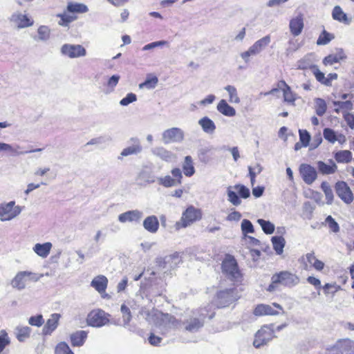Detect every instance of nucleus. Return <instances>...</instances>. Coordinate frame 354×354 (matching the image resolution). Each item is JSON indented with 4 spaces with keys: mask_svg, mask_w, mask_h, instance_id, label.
Returning <instances> with one entry per match:
<instances>
[{
    "mask_svg": "<svg viewBox=\"0 0 354 354\" xmlns=\"http://www.w3.org/2000/svg\"><path fill=\"white\" fill-rule=\"evenodd\" d=\"M317 167L319 172L323 175L333 174L337 171L336 163L331 159L328 160V164L322 160L318 161Z\"/></svg>",
    "mask_w": 354,
    "mask_h": 354,
    "instance_id": "obj_17",
    "label": "nucleus"
},
{
    "mask_svg": "<svg viewBox=\"0 0 354 354\" xmlns=\"http://www.w3.org/2000/svg\"><path fill=\"white\" fill-rule=\"evenodd\" d=\"M198 123L206 133H212L216 129L215 124L208 117H203L199 120Z\"/></svg>",
    "mask_w": 354,
    "mask_h": 354,
    "instance_id": "obj_33",
    "label": "nucleus"
},
{
    "mask_svg": "<svg viewBox=\"0 0 354 354\" xmlns=\"http://www.w3.org/2000/svg\"><path fill=\"white\" fill-rule=\"evenodd\" d=\"M142 216V213L139 210H129L118 216V220L121 223L127 222H139Z\"/></svg>",
    "mask_w": 354,
    "mask_h": 354,
    "instance_id": "obj_18",
    "label": "nucleus"
},
{
    "mask_svg": "<svg viewBox=\"0 0 354 354\" xmlns=\"http://www.w3.org/2000/svg\"><path fill=\"white\" fill-rule=\"evenodd\" d=\"M217 110L223 115L228 117L235 115V109L230 106L225 100H221L217 104Z\"/></svg>",
    "mask_w": 354,
    "mask_h": 354,
    "instance_id": "obj_30",
    "label": "nucleus"
},
{
    "mask_svg": "<svg viewBox=\"0 0 354 354\" xmlns=\"http://www.w3.org/2000/svg\"><path fill=\"white\" fill-rule=\"evenodd\" d=\"M258 223L261 225L263 231L267 234H271L274 231V225L268 221L259 219Z\"/></svg>",
    "mask_w": 354,
    "mask_h": 354,
    "instance_id": "obj_44",
    "label": "nucleus"
},
{
    "mask_svg": "<svg viewBox=\"0 0 354 354\" xmlns=\"http://www.w3.org/2000/svg\"><path fill=\"white\" fill-rule=\"evenodd\" d=\"M270 42V37L269 35L259 39L252 46L253 52H255L257 54L260 53Z\"/></svg>",
    "mask_w": 354,
    "mask_h": 354,
    "instance_id": "obj_37",
    "label": "nucleus"
},
{
    "mask_svg": "<svg viewBox=\"0 0 354 354\" xmlns=\"http://www.w3.org/2000/svg\"><path fill=\"white\" fill-rule=\"evenodd\" d=\"M37 32L39 39L41 40H46L50 37V30L47 26H40L38 28Z\"/></svg>",
    "mask_w": 354,
    "mask_h": 354,
    "instance_id": "obj_53",
    "label": "nucleus"
},
{
    "mask_svg": "<svg viewBox=\"0 0 354 354\" xmlns=\"http://www.w3.org/2000/svg\"><path fill=\"white\" fill-rule=\"evenodd\" d=\"M225 89L229 93V101L231 103H239L240 99L238 96L236 88L234 86L228 85Z\"/></svg>",
    "mask_w": 354,
    "mask_h": 354,
    "instance_id": "obj_41",
    "label": "nucleus"
},
{
    "mask_svg": "<svg viewBox=\"0 0 354 354\" xmlns=\"http://www.w3.org/2000/svg\"><path fill=\"white\" fill-rule=\"evenodd\" d=\"M171 174L172 177L167 175L164 177L160 178L158 179L159 184L165 187H171L182 183L183 174L179 168H173L171 171Z\"/></svg>",
    "mask_w": 354,
    "mask_h": 354,
    "instance_id": "obj_11",
    "label": "nucleus"
},
{
    "mask_svg": "<svg viewBox=\"0 0 354 354\" xmlns=\"http://www.w3.org/2000/svg\"><path fill=\"white\" fill-rule=\"evenodd\" d=\"M241 230L243 234L253 233L254 232V227L250 221L243 219L241 223Z\"/></svg>",
    "mask_w": 354,
    "mask_h": 354,
    "instance_id": "obj_51",
    "label": "nucleus"
},
{
    "mask_svg": "<svg viewBox=\"0 0 354 354\" xmlns=\"http://www.w3.org/2000/svg\"><path fill=\"white\" fill-rule=\"evenodd\" d=\"M31 329L28 326H19L15 328V336L19 342H24L30 337Z\"/></svg>",
    "mask_w": 354,
    "mask_h": 354,
    "instance_id": "obj_32",
    "label": "nucleus"
},
{
    "mask_svg": "<svg viewBox=\"0 0 354 354\" xmlns=\"http://www.w3.org/2000/svg\"><path fill=\"white\" fill-rule=\"evenodd\" d=\"M61 53L62 55L67 56L69 58H76L85 56L86 50L82 45L66 44L62 46Z\"/></svg>",
    "mask_w": 354,
    "mask_h": 354,
    "instance_id": "obj_13",
    "label": "nucleus"
},
{
    "mask_svg": "<svg viewBox=\"0 0 354 354\" xmlns=\"http://www.w3.org/2000/svg\"><path fill=\"white\" fill-rule=\"evenodd\" d=\"M299 171L301 178L307 185H311L317 178L315 168L308 164H301Z\"/></svg>",
    "mask_w": 354,
    "mask_h": 354,
    "instance_id": "obj_15",
    "label": "nucleus"
},
{
    "mask_svg": "<svg viewBox=\"0 0 354 354\" xmlns=\"http://www.w3.org/2000/svg\"><path fill=\"white\" fill-rule=\"evenodd\" d=\"M162 341V338L151 333L149 337V342L153 346H158Z\"/></svg>",
    "mask_w": 354,
    "mask_h": 354,
    "instance_id": "obj_64",
    "label": "nucleus"
},
{
    "mask_svg": "<svg viewBox=\"0 0 354 354\" xmlns=\"http://www.w3.org/2000/svg\"><path fill=\"white\" fill-rule=\"evenodd\" d=\"M283 97L284 102H286L288 104H294V103L297 99L296 93H295L292 91L290 86H289L288 88H286V89L285 91H283Z\"/></svg>",
    "mask_w": 354,
    "mask_h": 354,
    "instance_id": "obj_43",
    "label": "nucleus"
},
{
    "mask_svg": "<svg viewBox=\"0 0 354 354\" xmlns=\"http://www.w3.org/2000/svg\"><path fill=\"white\" fill-rule=\"evenodd\" d=\"M88 10V7L84 3L68 2L65 12L57 15V17L60 18L58 24L62 26H68L71 22L78 18V14L85 13Z\"/></svg>",
    "mask_w": 354,
    "mask_h": 354,
    "instance_id": "obj_2",
    "label": "nucleus"
},
{
    "mask_svg": "<svg viewBox=\"0 0 354 354\" xmlns=\"http://www.w3.org/2000/svg\"><path fill=\"white\" fill-rule=\"evenodd\" d=\"M183 131L178 128H171L166 130L163 133V139L165 142H177L183 140Z\"/></svg>",
    "mask_w": 354,
    "mask_h": 354,
    "instance_id": "obj_19",
    "label": "nucleus"
},
{
    "mask_svg": "<svg viewBox=\"0 0 354 354\" xmlns=\"http://www.w3.org/2000/svg\"><path fill=\"white\" fill-rule=\"evenodd\" d=\"M141 151V147L139 145L131 146L127 147L122 150L121 155L122 156H127L131 154L138 153Z\"/></svg>",
    "mask_w": 354,
    "mask_h": 354,
    "instance_id": "obj_52",
    "label": "nucleus"
},
{
    "mask_svg": "<svg viewBox=\"0 0 354 354\" xmlns=\"http://www.w3.org/2000/svg\"><path fill=\"white\" fill-rule=\"evenodd\" d=\"M304 19L301 15L293 18L290 21V30L293 36L299 35L304 28Z\"/></svg>",
    "mask_w": 354,
    "mask_h": 354,
    "instance_id": "obj_24",
    "label": "nucleus"
},
{
    "mask_svg": "<svg viewBox=\"0 0 354 354\" xmlns=\"http://www.w3.org/2000/svg\"><path fill=\"white\" fill-rule=\"evenodd\" d=\"M254 314L256 316L277 315L279 310H274L272 306L268 304H259L254 309Z\"/></svg>",
    "mask_w": 354,
    "mask_h": 354,
    "instance_id": "obj_25",
    "label": "nucleus"
},
{
    "mask_svg": "<svg viewBox=\"0 0 354 354\" xmlns=\"http://www.w3.org/2000/svg\"><path fill=\"white\" fill-rule=\"evenodd\" d=\"M159 221L158 218L154 216H149L143 221V227L149 232L155 234L159 229Z\"/></svg>",
    "mask_w": 354,
    "mask_h": 354,
    "instance_id": "obj_23",
    "label": "nucleus"
},
{
    "mask_svg": "<svg viewBox=\"0 0 354 354\" xmlns=\"http://www.w3.org/2000/svg\"><path fill=\"white\" fill-rule=\"evenodd\" d=\"M60 317L61 315L58 313H53L50 315L43 328L44 335H50L57 328Z\"/></svg>",
    "mask_w": 354,
    "mask_h": 354,
    "instance_id": "obj_21",
    "label": "nucleus"
},
{
    "mask_svg": "<svg viewBox=\"0 0 354 354\" xmlns=\"http://www.w3.org/2000/svg\"><path fill=\"white\" fill-rule=\"evenodd\" d=\"M109 315L101 309H95L91 311L87 317L89 326L100 327L109 322Z\"/></svg>",
    "mask_w": 354,
    "mask_h": 354,
    "instance_id": "obj_10",
    "label": "nucleus"
},
{
    "mask_svg": "<svg viewBox=\"0 0 354 354\" xmlns=\"http://www.w3.org/2000/svg\"><path fill=\"white\" fill-rule=\"evenodd\" d=\"M335 38V36L333 34H331L326 30H324L321 34L319 35L317 40V45H326L328 44L331 40H333Z\"/></svg>",
    "mask_w": 354,
    "mask_h": 354,
    "instance_id": "obj_39",
    "label": "nucleus"
},
{
    "mask_svg": "<svg viewBox=\"0 0 354 354\" xmlns=\"http://www.w3.org/2000/svg\"><path fill=\"white\" fill-rule=\"evenodd\" d=\"M344 120L346 121L347 125L351 129H354V115L348 112L343 113Z\"/></svg>",
    "mask_w": 354,
    "mask_h": 354,
    "instance_id": "obj_61",
    "label": "nucleus"
},
{
    "mask_svg": "<svg viewBox=\"0 0 354 354\" xmlns=\"http://www.w3.org/2000/svg\"><path fill=\"white\" fill-rule=\"evenodd\" d=\"M158 82V79L156 75L149 74L147 76V78L145 80V82H143L139 84V88L140 89H142V88L151 89L156 86Z\"/></svg>",
    "mask_w": 354,
    "mask_h": 354,
    "instance_id": "obj_35",
    "label": "nucleus"
},
{
    "mask_svg": "<svg viewBox=\"0 0 354 354\" xmlns=\"http://www.w3.org/2000/svg\"><path fill=\"white\" fill-rule=\"evenodd\" d=\"M310 69L313 72L314 76L315 77L316 80L320 82L321 84L325 85L328 84L329 82L326 80V77L324 73H322L317 66L312 65L310 67Z\"/></svg>",
    "mask_w": 354,
    "mask_h": 354,
    "instance_id": "obj_38",
    "label": "nucleus"
},
{
    "mask_svg": "<svg viewBox=\"0 0 354 354\" xmlns=\"http://www.w3.org/2000/svg\"><path fill=\"white\" fill-rule=\"evenodd\" d=\"M20 213L18 207L15 206V202L10 201L6 204L0 205V218L1 221H9Z\"/></svg>",
    "mask_w": 354,
    "mask_h": 354,
    "instance_id": "obj_14",
    "label": "nucleus"
},
{
    "mask_svg": "<svg viewBox=\"0 0 354 354\" xmlns=\"http://www.w3.org/2000/svg\"><path fill=\"white\" fill-rule=\"evenodd\" d=\"M205 315L203 313L200 314V317L191 318L186 322L185 330L189 332L198 330L203 326Z\"/></svg>",
    "mask_w": 354,
    "mask_h": 354,
    "instance_id": "obj_22",
    "label": "nucleus"
},
{
    "mask_svg": "<svg viewBox=\"0 0 354 354\" xmlns=\"http://www.w3.org/2000/svg\"><path fill=\"white\" fill-rule=\"evenodd\" d=\"M335 106V111L339 113L340 111L347 112L352 110L353 104L351 101L346 100L344 102L334 101L333 102Z\"/></svg>",
    "mask_w": 354,
    "mask_h": 354,
    "instance_id": "obj_34",
    "label": "nucleus"
},
{
    "mask_svg": "<svg viewBox=\"0 0 354 354\" xmlns=\"http://www.w3.org/2000/svg\"><path fill=\"white\" fill-rule=\"evenodd\" d=\"M202 216L203 213L201 209L189 205L183 212L180 221L176 222L175 225L176 229L185 228L194 223L200 221Z\"/></svg>",
    "mask_w": 354,
    "mask_h": 354,
    "instance_id": "obj_5",
    "label": "nucleus"
},
{
    "mask_svg": "<svg viewBox=\"0 0 354 354\" xmlns=\"http://www.w3.org/2000/svg\"><path fill=\"white\" fill-rule=\"evenodd\" d=\"M299 282V277L288 271H281L274 274L271 277V283L267 288L268 292L274 291L279 284L286 287H293Z\"/></svg>",
    "mask_w": 354,
    "mask_h": 354,
    "instance_id": "obj_3",
    "label": "nucleus"
},
{
    "mask_svg": "<svg viewBox=\"0 0 354 354\" xmlns=\"http://www.w3.org/2000/svg\"><path fill=\"white\" fill-rule=\"evenodd\" d=\"M28 323L32 326H41L44 324V319L41 315L32 316L29 318Z\"/></svg>",
    "mask_w": 354,
    "mask_h": 354,
    "instance_id": "obj_54",
    "label": "nucleus"
},
{
    "mask_svg": "<svg viewBox=\"0 0 354 354\" xmlns=\"http://www.w3.org/2000/svg\"><path fill=\"white\" fill-rule=\"evenodd\" d=\"M324 138L330 143H335L337 140L336 133L330 128H325L323 131Z\"/></svg>",
    "mask_w": 354,
    "mask_h": 354,
    "instance_id": "obj_48",
    "label": "nucleus"
},
{
    "mask_svg": "<svg viewBox=\"0 0 354 354\" xmlns=\"http://www.w3.org/2000/svg\"><path fill=\"white\" fill-rule=\"evenodd\" d=\"M335 189L338 197L346 204H351L353 201V194L346 182H337L335 185Z\"/></svg>",
    "mask_w": 354,
    "mask_h": 354,
    "instance_id": "obj_12",
    "label": "nucleus"
},
{
    "mask_svg": "<svg viewBox=\"0 0 354 354\" xmlns=\"http://www.w3.org/2000/svg\"><path fill=\"white\" fill-rule=\"evenodd\" d=\"M273 248L277 254H281L285 246V239L282 236H276L272 238Z\"/></svg>",
    "mask_w": 354,
    "mask_h": 354,
    "instance_id": "obj_36",
    "label": "nucleus"
},
{
    "mask_svg": "<svg viewBox=\"0 0 354 354\" xmlns=\"http://www.w3.org/2000/svg\"><path fill=\"white\" fill-rule=\"evenodd\" d=\"M12 21L19 28H26L32 25L33 21L26 15L15 14L12 16Z\"/></svg>",
    "mask_w": 354,
    "mask_h": 354,
    "instance_id": "obj_26",
    "label": "nucleus"
},
{
    "mask_svg": "<svg viewBox=\"0 0 354 354\" xmlns=\"http://www.w3.org/2000/svg\"><path fill=\"white\" fill-rule=\"evenodd\" d=\"M274 336L273 325H264L256 333L253 345L255 348H260L266 345Z\"/></svg>",
    "mask_w": 354,
    "mask_h": 354,
    "instance_id": "obj_7",
    "label": "nucleus"
},
{
    "mask_svg": "<svg viewBox=\"0 0 354 354\" xmlns=\"http://www.w3.org/2000/svg\"><path fill=\"white\" fill-rule=\"evenodd\" d=\"M136 100H137L136 95L134 93H128L125 97H124L123 99H122L120 100V104L122 106H127L130 103H132V102L136 101Z\"/></svg>",
    "mask_w": 354,
    "mask_h": 354,
    "instance_id": "obj_57",
    "label": "nucleus"
},
{
    "mask_svg": "<svg viewBox=\"0 0 354 354\" xmlns=\"http://www.w3.org/2000/svg\"><path fill=\"white\" fill-rule=\"evenodd\" d=\"M55 354H74V353L69 348L68 345L64 342H62L57 344L55 350Z\"/></svg>",
    "mask_w": 354,
    "mask_h": 354,
    "instance_id": "obj_46",
    "label": "nucleus"
},
{
    "mask_svg": "<svg viewBox=\"0 0 354 354\" xmlns=\"http://www.w3.org/2000/svg\"><path fill=\"white\" fill-rule=\"evenodd\" d=\"M37 279L36 274L29 271H21L12 279L11 285L14 288L23 290L28 281H36Z\"/></svg>",
    "mask_w": 354,
    "mask_h": 354,
    "instance_id": "obj_9",
    "label": "nucleus"
},
{
    "mask_svg": "<svg viewBox=\"0 0 354 354\" xmlns=\"http://www.w3.org/2000/svg\"><path fill=\"white\" fill-rule=\"evenodd\" d=\"M156 153L165 161H169L172 157L171 152L167 151L163 147L157 148Z\"/></svg>",
    "mask_w": 354,
    "mask_h": 354,
    "instance_id": "obj_50",
    "label": "nucleus"
},
{
    "mask_svg": "<svg viewBox=\"0 0 354 354\" xmlns=\"http://www.w3.org/2000/svg\"><path fill=\"white\" fill-rule=\"evenodd\" d=\"M182 168L183 174L187 177H192L195 174L196 170L192 156H187L185 157Z\"/></svg>",
    "mask_w": 354,
    "mask_h": 354,
    "instance_id": "obj_28",
    "label": "nucleus"
},
{
    "mask_svg": "<svg viewBox=\"0 0 354 354\" xmlns=\"http://www.w3.org/2000/svg\"><path fill=\"white\" fill-rule=\"evenodd\" d=\"M289 86H290L288 85L287 83L284 80H279L277 83V87L271 89V91H270V93H274L278 92L279 91H281L282 92H283V91H285L286 89V88H288Z\"/></svg>",
    "mask_w": 354,
    "mask_h": 354,
    "instance_id": "obj_60",
    "label": "nucleus"
},
{
    "mask_svg": "<svg viewBox=\"0 0 354 354\" xmlns=\"http://www.w3.org/2000/svg\"><path fill=\"white\" fill-rule=\"evenodd\" d=\"M108 283L107 277L104 275L100 274L93 278L91 282V286L97 291L103 298H106L108 297V295L106 294Z\"/></svg>",
    "mask_w": 354,
    "mask_h": 354,
    "instance_id": "obj_16",
    "label": "nucleus"
},
{
    "mask_svg": "<svg viewBox=\"0 0 354 354\" xmlns=\"http://www.w3.org/2000/svg\"><path fill=\"white\" fill-rule=\"evenodd\" d=\"M88 332L86 330H77L71 334L70 340L72 346L80 347L83 346L87 339Z\"/></svg>",
    "mask_w": 354,
    "mask_h": 354,
    "instance_id": "obj_20",
    "label": "nucleus"
},
{
    "mask_svg": "<svg viewBox=\"0 0 354 354\" xmlns=\"http://www.w3.org/2000/svg\"><path fill=\"white\" fill-rule=\"evenodd\" d=\"M299 262L305 270L314 268L317 271H322L324 268V263L317 259L314 251L301 256L299 259Z\"/></svg>",
    "mask_w": 354,
    "mask_h": 354,
    "instance_id": "obj_8",
    "label": "nucleus"
},
{
    "mask_svg": "<svg viewBox=\"0 0 354 354\" xmlns=\"http://www.w3.org/2000/svg\"><path fill=\"white\" fill-rule=\"evenodd\" d=\"M52 248V244L46 242L43 244L37 243L33 248L34 252L41 257L46 258L49 254Z\"/></svg>",
    "mask_w": 354,
    "mask_h": 354,
    "instance_id": "obj_29",
    "label": "nucleus"
},
{
    "mask_svg": "<svg viewBox=\"0 0 354 354\" xmlns=\"http://www.w3.org/2000/svg\"><path fill=\"white\" fill-rule=\"evenodd\" d=\"M121 312L122 313V317L125 322H129L131 319V310L127 306L122 304L121 306Z\"/></svg>",
    "mask_w": 354,
    "mask_h": 354,
    "instance_id": "obj_59",
    "label": "nucleus"
},
{
    "mask_svg": "<svg viewBox=\"0 0 354 354\" xmlns=\"http://www.w3.org/2000/svg\"><path fill=\"white\" fill-rule=\"evenodd\" d=\"M299 140L301 142V146L307 147L309 145L310 140V135L308 131L306 129H300L299 131Z\"/></svg>",
    "mask_w": 354,
    "mask_h": 354,
    "instance_id": "obj_49",
    "label": "nucleus"
},
{
    "mask_svg": "<svg viewBox=\"0 0 354 354\" xmlns=\"http://www.w3.org/2000/svg\"><path fill=\"white\" fill-rule=\"evenodd\" d=\"M241 218V214L238 211H233L230 212L227 216V220L229 221H238Z\"/></svg>",
    "mask_w": 354,
    "mask_h": 354,
    "instance_id": "obj_63",
    "label": "nucleus"
},
{
    "mask_svg": "<svg viewBox=\"0 0 354 354\" xmlns=\"http://www.w3.org/2000/svg\"><path fill=\"white\" fill-rule=\"evenodd\" d=\"M325 223L328 225L330 230L334 233H337L339 231V224L332 217V216H328L325 219Z\"/></svg>",
    "mask_w": 354,
    "mask_h": 354,
    "instance_id": "obj_47",
    "label": "nucleus"
},
{
    "mask_svg": "<svg viewBox=\"0 0 354 354\" xmlns=\"http://www.w3.org/2000/svg\"><path fill=\"white\" fill-rule=\"evenodd\" d=\"M10 343L8 334L3 332L0 335V353L3 351L6 346Z\"/></svg>",
    "mask_w": 354,
    "mask_h": 354,
    "instance_id": "obj_56",
    "label": "nucleus"
},
{
    "mask_svg": "<svg viewBox=\"0 0 354 354\" xmlns=\"http://www.w3.org/2000/svg\"><path fill=\"white\" fill-rule=\"evenodd\" d=\"M333 19L335 21L348 24L350 22L346 14L342 10L339 6L334 7L332 11Z\"/></svg>",
    "mask_w": 354,
    "mask_h": 354,
    "instance_id": "obj_31",
    "label": "nucleus"
},
{
    "mask_svg": "<svg viewBox=\"0 0 354 354\" xmlns=\"http://www.w3.org/2000/svg\"><path fill=\"white\" fill-rule=\"evenodd\" d=\"M306 281L308 283L313 286L318 291V292L322 289V286L321 284V281L318 278H316L313 276H309L307 277Z\"/></svg>",
    "mask_w": 354,
    "mask_h": 354,
    "instance_id": "obj_55",
    "label": "nucleus"
},
{
    "mask_svg": "<svg viewBox=\"0 0 354 354\" xmlns=\"http://www.w3.org/2000/svg\"><path fill=\"white\" fill-rule=\"evenodd\" d=\"M232 189L236 190L240 197L243 198H248L250 196V189L243 185L236 184L233 187H228L227 189L228 201L235 206L239 205L241 203V200Z\"/></svg>",
    "mask_w": 354,
    "mask_h": 354,
    "instance_id": "obj_6",
    "label": "nucleus"
},
{
    "mask_svg": "<svg viewBox=\"0 0 354 354\" xmlns=\"http://www.w3.org/2000/svg\"><path fill=\"white\" fill-rule=\"evenodd\" d=\"M340 286L336 283H326L322 287L323 292L324 295H335L337 292L340 290Z\"/></svg>",
    "mask_w": 354,
    "mask_h": 354,
    "instance_id": "obj_40",
    "label": "nucleus"
},
{
    "mask_svg": "<svg viewBox=\"0 0 354 354\" xmlns=\"http://www.w3.org/2000/svg\"><path fill=\"white\" fill-rule=\"evenodd\" d=\"M221 270L225 277L232 282L233 286L242 284L243 274L234 256L226 254L221 263Z\"/></svg>",
    "mask_w": 354,
    "mask_h": 354,
    "instance_id": "obj_1",
    "label": "nucleus"
},
{
    "mask_svg": "<svg viewBox=\"0 0 354 354\" xmlns=\"http://www.w3.org/2000/svg\"><path fill=\"white\" fill-rule=\"evenodd\" d=\"M339 62V58L336 55H329L324 57L323 64L325 66L333 65Z\"/></svg>",
    "mask_w": 354,
    "mask_h": 354,
    "instance_id": "obj_62",
    "label": "nucleus"
},
{
    "mask_svg": "<svg viewBox=\"0 0 354 354\" xmlns=\"http://www.w3.org/2000/svg\"><path fill=\"white\" fill-rule=\"evenodd\" d=\"M333 157L337 163L347 164L353 160V154L349 150H339L333 153Z\"/></svg>",
    "mask_w": 354,
    "mask_h": 354,
    "instance_id": "obj_27",
    "label": "nucleus"
},
{
    "mask_svg": "<svg viewBox=\"0 0 354 354\" xmlns=\"http://www.w3.org/2000/svg\"><path fill=\"white\" fill-rule=\"evenodd\" d=\"M238 286L218 290L214 297L215 305L218 308H227L236 302L241 297Z\"/></svg>",
    "mask_w": 354,
    "mask_h": 354,
    "instance_id": "obj_4",
    "label": "nucleus"
},
{
    "mask_svg": "<svg viewBox=\"0 0 354 354\" xmlns=\"http://www.w3.org/2000/svg\"><path fill=\"white\" fill-rule=\"evenodd\" d=\"M321 188L326 196L327 203H331L333 200V192L328 183L326 182H322L321 184Z\"/></svg>",
    "mask_w": 354,
    "mask_h": 354,
    "instance_id": "obj_45",
    "label": "nucleus"
},
{
    "mask_svg": "<svg viewBox=\"0 0 354 354\" xmlns=\"http://www.w3.org/2000/svg\"><path fill=\"white\" fill-rule=\"evenodd\" d=\"M327 106L324 100L317 98L315 100V112L317 115L322 116L326 111Z\"/></svg>",
    "mask_w": 354,
    "mask_h": 354,
    "instance_id": "obj_42",
    "label": "nucleus"
},
{
    "mask_svg": "<svg viewBox=\"0 0 354 354\" xmlns=\"http://www.w3.org/2000/svg\"><path fill=\"white\" fill-rule=\"evenodd\" d=\"M248 171L250 178H256L257 175L261 172L262 167L259 164H257L254 167L249 166Z\"/></svg>",
    "mask_w": 354,
    "mask_h": 354,
    "instance_id": "obj_58",
    "label": "nucleus"
}]
</instances>
